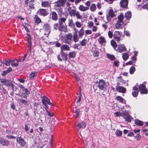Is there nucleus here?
<instances>
[{
  "label": "nucleus",
  "mask_w": 148,
  "mask_h": 148,
  "mask_svg": "<svg viewBox=\"0 0 148 148\" xmlns=\"http://www.w3.org/2000/svg\"><path fill=\"white\" fill-rule=\"evenodd\" d=\"M114 114L116 117L121 116L125 119V121L128 122H130L131 121L132 118L129 114V111L126 110H123L121 113L117 112L114 113Z\"/></svg>",
  "instance_id": "f257e3e1"
},
{
  "label": "nucleus",
  "mask_w": 148,
  "mask_h": 148,
  "mask_svg": "<svg viewBox=\"0 0 148 148\" xmlns=\"http://www.w3.org/2000/svg\"><path fill=\"white\" fill-rule=\"evenodd\" d=\"M124 17L123 15L121 13L118 17V20L115 24V27L116 29H120L123 27L126 24L124 23L123 20Z\"/></svg>",
  "instance_id": "f03ea898"
},
{
  "label": "nucleus",
  "mask_w": 148,
  "mask_h": 148,
  "mask_svg": "<svg viewBox=\"0 0 148 148\" xmlns=\"http://www.w3.org/2000/svg\"><path fill=\"white\" fill-rule=\"evenodd\" d=\"M72 37L73 36L72 34L71 33H69L68 34L65 35L63 38L62 41L64 43L69 45H71L73 42Z\"/></svg>",
  "instance_id": "7ed1b4c3"
},
{
  "label": "nucleus",
  "mask_w": 148,
  "mask_h": 148,
  "mask_svg": "<svg viewBox=\"0 0 148 148\" xmlns=\"http://www.w3.org/2000/svg\"><path fill=\"white\" fill-rule=\"evenodd\" d=\"M107 16V19L109 20V17L113 18L115 17L117 14V11L115 9L113 10L111 7H110Z\"/></svg>",
  "instance_id": "20e7f679"
},
{
  "label": "nucleus",
  "mask_w": 148,
  "mask_h": 148,
  "mask_svg": "<svg viewBox=\"0 0 148 148\" xmlns=\"http://www.w3.org/2000/svg\"><path fill=\"white\" fill-rule=\"evenodd\" d=\"M69 47L66 45H63L61 47V54L62 58L63 57H64L65 58L66 56V54L63 51H69Z\"/></svg>",
  "instance_id": "39448f33"
},
{
  "label": "nucleus",
  "mask_w": 148,
  "mask_h": 148,
  "mask_svg": "<svg viewBox=\"0 0 148 148\" xmlns=\"http://www.w3.org/2000/svg\"><path fill=\"white\" fill-rule=\"evenodd\" d=\"M139 89L141 94H147L148 93L147 90L145 86L143 84L139 86Z\"/></svg>",
  "instance_id": "423d86ee"
},
{
  "label": "nucleus",
  "mask_w": 148,
  "mask_h": 148,
  "mask_svg": "<svg viewBox=\"0 0 148 148\" xmlns=\"http://www.w3.org/2000/svg\"><path fill=\"white\" fill-rule=\"evenodd\" d=\"M121 36L120 32L118 31H115L113 34L114 39L117 42L119 41L120 40Z\"/></svg>",
  "instance_id": "0eeeda50"
},
{
  "label": "nucleus",
  "mask_w": 148,
  "mask_h": 148,
  "mask_svg": "<svg viewBox=\"0 0 148 148\" xmlns=\"http://www.w3.org/2000/svg\"><path fill=\"white\" fill-rule=\"evenodd\" d=\"M42 101L43 105L48 104L49 105L54 106V105L50 102V100L46 96L43 97L42 99Z\"/></svg>",
  "instance_id": "6e6552de"
},
{
  "label": "nucleus",
  "mask_w": 148,
  "mask_h": 148,
  "mask_svg": "<svg viewBox=\"0 0 148 148\" xmlns=\"http://www.w3.org/2000/svg\"><path fill=\"white\" fill-rule=\"evenodd\" d=\"M68 11L71 17H74L75 16V14L77 11L75 8H72L70 7L68 8Z\"/></svg>",
  "instance_id": "1a4fd4ad"
},
{
  "label": "nucleus",
  "mask_w": 148,
  "mask_h": 148,
  "mask_svg": "<svg viewBox=\"0 0 148 148\" xmlns=\"http://www.w3.org/2000/svg\"><path fill=\"white\" fill-rule=\"evenodd\" d=\"M115 50L119 52L122 53L126 51V49L123 45L120 44L118 45L117 49Z\"/></svg>",
  "instance_id": "9d476101"
},
{
  "label": "nucleus",
  "mask_w": 148,
  "mask_h": 148,
  "mask_svg": "<svg viewBox=\"0 0 148 148\" xmlns=\"http://www.w3.org/2000/svg\"><path fill=\"white\" fill-rule=\"evenodd\" d=\"M16 141L21 146L23 147L25 146L26 142L21 137H19L17 138Z\"/></svg>",
  "instance_id": "9b49d317"
},
{
  "label": "nucleus",
  "mask_w": 148,
  "mask_h": 148,
  "mask_svg": "<svg viewBox=\"0 0 148 148\" xmlns=\"http://www.w3.org/2000/svg\"><path fill=\"white\" fill-rule=\"evenodd\" d=\"M43 29L46 32L45 33V35H46L47 34L49 35L50 32V27L49 25L48 24H45L44 25Z\"/></svg>",
  "instance_id": "f8f14e48"
},
{
  "label": "nucleus",
  "mask_w": 148,
  "mask_h": 148,
  "mask_svg": "<svg viewBox=\"0 0 148 148\" xmlns=\"http://www.w3.org/2000/svg\"><path fill=\"white\" fill-rule=\"evenodd\" d=\"M66 1V0H58L56 3V5L58 7L63 6Z\"/></svg>",
  "instance_id": "ddd939ff"
},
{
  "label": "nucleus",
  "mask_w": 148,
  "mask_h": 148,
  "mask_svg": "<svg viewBox=\"0 0 148 148\" xmlns=\"http://www.w3.org/2000/svg\"><path fill=\"white\" fill-rule=\"evenodd\" d=\"M38 14L39 15L43 16H44L47 15L48 13L47 12L46 9H40L38 11Z\"/></svg>",
  "instance_id": "4468645a"
},
{
  "label": "nucleus",
  "mask_w": 148,
  "mask_h": 148,
  "mask_svg": "<svg viewBox=\"0 0 148 148\" xmlns=\"http://www.w3.org/2000/svg\"><path fill=\"white\" fill-rule=\"evenodd\" d=\"M138 88L135 86L133 87V91L132 92V95L134 97H136L138 95Z\"/></svg>",
  "instance_id": "2eb2a0df"
},
{
  "label": "nucleus",
  "mask_w": 148,
  "mask_h": 148,
  "mask_svg": "<svg viewBox=\"0 0 148 148\" xmlns=\"http://www.w3.org/2000/svg\"><path fill=\"white\" fill-rule=\"evenodd\" d=\"M51 4V2L50 1H45L42 2L41 5L42 7H50Z\"/></svg>",
  "instance_id": "dca6fc26"
},
{
  "label": "nucleus",
  "mask_w": 148,
  "mask_h": 148,
  "mask_svg": "<svg viewBox=\"0 0 148 148\" xmlns=\"http://www.w3.org/2000/svg\"><path fill=\"white\" fill-rule=\"evenodd\" d=\"M0 82L5 86H9L10 83L9 80L5 79H0Z\"/></svg>",
  "instance_id": "f3484780"
},
{
  "label": "nucleus",
  "mask_w": 148,
  "mask_h": 148,
  "mask_svg": "<svg viewBox=\"0 0 148 148\" xmlns=\"http://www.w3.org/2000/svg\"><path fill=\"white\" fill-rule=\"evenodd\" d=\"M120 5L123 8H126L128 5V1L127 0H122L120 2Z\"/></svg>",
  "instance_id": "a211bd4d"
},
{
  "label": "nucleus",
  "mask_w": 148,
  "mask_h": 148,
  "mask_svg": "<svg viewBox=\"0 0 148 148\" xmlns=\"http://www.w3.org/2000/svg\"><path fill=\"white\" fill-rule=\"evenodd\" d=\"M116 89L117 91L122 93H124L126 91V88L123 87L119 86H116Z\"/></svg>",
  "instance_id": "6ab92c4d"
},
{
  "label": "nucleus",
  "mask_w": 148,
  "mask_h": 148,
  "mask_svg": "<svg viewBox=\"0 0 148 148\" xmlns=\"http://www.w3.org/2000/svg\"><path fill=\"white\" fill-rule=\"evenodd\" d=\"M73 37V40L75 42H76L79 41V39L80 38L77 35V33L76 32H74Z\"/></svg>",
  "instance_id": "aec40b11"
},
{
  "label": "nucleus",
  "mask_w": 148,
  "mask_h": 148,
  "mask_svg": "<svg viewBox=\"0 0 148 148\" xmlns=\"http://www.w3.org/2000/svg\"><path fill=\"white\" fill-rule=\"evenodd\" d=\"M92 54V56L94 57H97L99 55V53L98 51L97 50L95 49V47L94 48H92V50L91 51Z\"/></svg>",
  "instance_id": "412c9836"
},
{
  "label": "nucleus",
  "mask_w": 148,
  "mask_h": 148,
  "mask_svg": "<svg viewBox=\"0 0 148 148\" xmlns=\"http://www.w3.org/2000/svg\"><path fill=\"white\" fill-rule=\"evenodd\" d=\"M84 34V32L83 27H82L81 29L78 32V37L80 38H82Z\"/></svg>",
  "instance_id": "4be33fe9"
},
{
  "label": "nucleus",
  "mask_w": 148,
  "mask_h": 148,
  "mask_svg": "<svg viewBox=\"0 0 148 148\" xmlns=\"http://www.w3.org/2000/svg\"><path fill=\"white\" fill-rule=\"evenodd\" d=\"M12 71V69L10 67H9L7 70L3 71L1 74V75L2 76H5L10 72Z\"/></svg>",
  "instance_id": "5701e85b"
},
{
  "label": "nucleus",
  "mask_w": 148,
  "mask_h": 148,
  "mask_svg": "<svg viewBox=\"0 0 148 148\" xmlns=\"http://www.w3.org/2000/svg\"><path fill=\"white\" fill-rule=\"evenodd\" d=\"M38 74V73L36 72H32L29 74V80L33 79Z\"/></svg>",
  "instance_id": "b1692460"
},
{
  "label": "nucleus",
  "mask_w": 148,
  "mask_h": 148,
  "mask_svg": "<svg viewBox=\"0 0 148 148\" xmlns=\"http://www.w3.org/2000/svg\"><path fill=\"white\" fill-rule=\"evenodd\" d=\"M79 9L82 11H85L89 9L88 7H85L82 5H81L79 8Z\"/></svg>",
  "instance_id": "393cba45"
},
{
  "label": "nucleus",
  "mask_w": 148,
  "mask_h": 148,
  "mask_svg": "<svg viewBox=\"0 0 148 148\" xmlns=\"http://www.w3.org/2000/svg\"><path fill=\"white\" fill-rule=\"evenodd\" d=\"M86 126V124L84 122H82L79 123L77 125V126L79 129L84 128Z\"/></svg>",
  "instance_id": "a878e982"
},
{
  "label": "nucleus",
  "mask_w": 148,
  "mask_h": 148,
  "mask_svg": "<svg viewBox=\"0 0 148 148\" xmlns=\"http://www.w3.org/2000/svg\"><path fill=\"white\" fill-rule=\"evenodd\" d=\"M52 20L56 21L57 20L58 17L57 13L55 12H53L51 14Z\"/></svg>",
  "instance_id": "bb28decb"
},
{
  "label": "nucleus",
  "mask_w": 148,
  "mask_h": 148,
  "mask_svg": "<svg viewBox=\"0 0 148 148\" xmlns=\"http://www.w3.org/2000/svg\"><path fill=\"white\" fill-rule=\"evenodd\" d=\"M132 13L130 12H127L125 13V17L127 20H129L131 17Z\"/></svg>",
  "instance_id": "cd10ccee"
},
{
  "label": "nucleus",
  "mask_w": 148,
  "mask_h": 148,
  "mask_svg": "<svg viewBox=\"0 0 148 148\" xmlns=\"http://www.w3.org/2000/svg\"><path fill=\"white\" fill-rule=\"evenodd\" d=\"M135 123L136 125L138 126H142L143 125V122L138 119L135 120Z\"/></svg>",
  "instance_id": "c85d7f7f"
},
{
  "label": "nucleus",
  "mask_w": 148,
  "mask_h": 148,
  "mask_svg": "<svg viewBox=\"0 0 148 148\" xmlns=\"http://www.w3.org/2000/svg\"><path fill=\"white\" fill-rule=\"evenodd\" d=\"M116 99L121 103H125V101L124 99L120 96H118L116 97Z\"/></svg>",
  "instance_id": "c756f323"
},
{
  "label": "nucleus",
  "mask_w": 148,
  "mask_h": 148,
  "mask_svg": "<svg viewBox=\"0 0 148 148\" xmlns=\"http://www.w3.org/2000/svg\"><path fill=\"white\" fill-rule=\"evenodd\" d=\"M69 55V58H74L75 57L76 54L75 52L73 51V52H70Z\"/></svg>",
  "instance_id": "7c9ffc66"
},
{
  "label": "nucleus",
  "mask_w": 148,
  "mask_h": 148,
  "mask_svg": "<svg viewBox=\"0 0 148 148\" xmlns=\"http://www.w3.org/2000/svg\"><path fill=\"white\" fill-rule=\"evenodd\" d=\"M66 18H60L59 20V25L64 24L66 20Z\"/></svg>",
  "instance_id": "2f4dec72"
},
{
  "label": "nucleus",
  "mask_w": 148,
  "mask_h": 148,
  "mask_svg": "<svg viewBox=\"0 0 148 148\" xmlns=\"http://www.w3.org/2000/svg\"><path fill=\"white\" fill-rule=\"evenodd\" d=\"M129 57V55L127 53H125L122 54V58L125 61L127 60Z\"/></svg>",
  "instance_id": "473e14b6"
},
{
  "label": "nucleus",
  "mask_w": 148,
  "mask_h": 148,
  "mask_svg": "<svg viewBox=\"0 0 148 148\" xmlns=\"http://www.w3.org/2000/svg\"><path fill=\"white\" fill-rule=\"evenodd\" d=\"M18 101L20 103H21L26 105H27V101L26 100H24L20 98H18Z\"/></svg>",
  "instance_id": "72a5a7b5"
},
{
  "label": "nucleus",
  "mask_w": 148,
  "mask_h": 148,
  "mask_svg": "<svg viewBox=\"0 0 148 148\" xmlns=\"http://www.w3.org/2000/svg\"><path fill=\"white\" fill-rule=\"evenodd\" d=\"M111 45L113 47L114 49L115 50H116V47L117 45L115 41L113 40H112L111 41Z\"/></svg>",
  "instance_id": "f704fd0d"
},
{
  "label": "nucleus",
  "mask_w": 148,
  "mask_h": 148,
  "mask_svg": "<svg viewBox=\"0 0 148 148\" xmlns=\"http://www.w3.org/2000/svg\"><path fill=\"white\" fill-rule=\"evenodd\" d=\"M96 5L94 4H91L90 7V10L92 12H94L96 10Z\"/></svg>",
  "instance_id": "c9c22d12"
},
{
  "label": "nucleus",
  "mask_w": 148,
  "mask_h": 148,
  "mask_svg": "<svg viewBox=\"0 0 148 148\" xmlns=\"http://www.w3.org/2000/svg\"><path fill=\"white\" fill-rule=\"evenodd\" d=\"M11 60H5L4 62H2V63L5 64L6 66H10V65Z\"/></svg>",
  "instance_id": "e433bc0d"
},
{
  "label": "nucleus",
  "mask_w": 148,
  "mask_h": 148,
  "mask_svg": "<svg viewBox=\"0 0 148 148\" xmlns=\"http://www.w3.org/2000/svg\"><path fill=\"white\" fill-rule=\"evenodd\" d=\"M25 8H27V9L28 10L29 9H32L34 8V4L32 3H29L27 7H25Z\"/></svg>",
  "instance_id": "4c0bfd02"
},
{
  "label": "nucleus",
  "mask_w": 148,
  "mask_h": 148,
  "mask_svg": "<svg viewBox=\"0 0 148 148\" xmlns=\"http://www.w3.org/2000/svg\"><path fill=\"white\" fill-rule=\"evenodd\" d=\"M34 19L36 23H40L41 22V19L37 15L35 16Z\"/></svg>",
  "instance_id": "58836bf2"
},
{
  "label": "nucleus",
  "mask_w": 148,
  "mask_h": 148,
  "mask_svg": "<svg viewBox=\"0 0 148 148\" xmlns=\"http://www.w3.org/2000/svg\"><path fill=\"white\" fill-rule=\"evenodd\" d=\"M135 68L134 66L131 67L129 70L130 73L131 74H132L134 73V71H135Z\"/></svg>",
  "instance_id": "ea45409f"
},
{
  "label": "nucleus",
  "mask_w": 148,
  "mask_h": 148,
  "mask_svg": "<svg viewBox=\"0 0 148 148\" xmlns=\"http://www.w3.org/2000/svg\"><path fill=\"white\" fill-rule=\"evenodd\" d=\"M66 27L64 24H62V25H59L58 29L62 31H64L65 30Z\"/></svg>",
  "instance_id": "a19ab883"
},
{
  "label": "nucleus",
  "mask_w": 148,
  "mask_h": 148,
  "mask_svg": "<svg viewBox=\"0 0 148 148\" xmlns=\"http://www.w3.org/2000/svg\"><path fill=\"white\" fill-rule=\"evenodd\" d=\"M68 25L70 27H73L74 24L72 18L69 19L68 21Z\"/></svg>",
  "instance_id": "79ce46f5"
},
{
  "label": "nucleus",
  "mask_w": 148,
  "mask_h": 148,
  "mask_svg": "<svg viewBox=\"0 0 148 148\" xmlns=\"http://www.w3.org/2000/svg\"><path fill=\"white\" fill-rule=\"evenodd\" d=\"M107 56L108 58L112 60H114L115 59V57L113 55L107 54Z\"/></svg>",
  "instance_id": "37998d69"
},
{
  "label": "nucleus",
  "mask_w": 148,
  "mask_h": 148,
  "mask_svg": "<svg viewBox=\"0 0 148 148\" xmlns=\"http://www.w3.org/2000/svg\"><path fill=\"white\" fill-rule=\"evenodd\" d=\"M93 25L94 23L92 21H89L87 23V27L89 28H91L93 26Z\"/></svg>",
  "instance_id": "c03bdc74"
},
{
  "label": "nucleus",
  "mask_w": 148,
  "mask_h": 148,
  "mask_svg": "<svg viewBox=\"0 0 148 148\" xmlns=\"http://www.w3.org/2000/svg\"><path fill=\"white\" fill-rule=\"evenodd\" d=\"M9 86H10L12 87V88L13 91H16L17 89V87L15 86L12 84L10 83Z\"/></svg>",
  "instance_id": "a18cd8bd"
},
{
  "label": "nucleus",
  "mask_w": 148,
  "mask_h": 148,
  "mask_svg": "<svg viewBox=\"0 0 148 148\" xmlns=\"http://www.w3.org/2000/svg\"><path fill=\"white\" fill-rule=\"evenodd\" d=\"M115 133L116 135L118 136H121L122 134V131L118 130H116Z\"/></svg>",
  "instance_id": "49530a36"
},
{
  "label": "nucleus",
  "mask_w": 148,
  "mask_h": 148,
  "mask_svg": "<svg viewBox=\"0 0 148 148\" xmlns=\"http://www.w3.org/2000/svg\"><path fill=\"white\" fill-rule=\"evenodd\" d=\"M75 14V16L78 19H81L82 18V16L80 14L79 11H77Z\"/></svg>",
  "instance_id": "de8ad7c7"
},
{
  "label": "nucleus",
  "mask_w": 148,
  "mask_h": 148,
  "mask_svg": "<svg viewBox=\"0 0 148 148\" xmlns=\"http://www.w3.org/2000/svg\"><path fill=\"white\" fill-rule=\"evenodd\" d=\"M87 42V40L85 39H84L80 42V44L82 46H85Z\"/></svg>",
  "instance_id": "09e8293b"
},
{
  "label": "nucleus",
  "mask_w": 148,
  "mask_h": 148,
  "mask_svg": "<svg viewBox=\"0 0 148 148\" xmlns=\"http://www.w3.org/2000/svg\"><path fill=\"white\" fill-rule=\"evenodd\" d=\"M81 94L80 93V89L79 95V96L77 102V104L78 105H80V102L81 100Z\"/></svg>",
  "instance_id": "8fccbe9b"
},
{
  "label": "nucleus",
  "mask_w": 148,
  "mask_h": 148,
  "mask_svg": "<svg viewBox=\"0 0 148 148\" xmlns=\"http://www.w3.org/2000/svg\"><path fill=\"white\" fill-rule=\"evenodd\" d=\"M102 90L104 88H107L108 86V85H107V83H106H106L105 82H104L103 80H102Z\"/></svg>",
  "instance_id": "3c124183"
},
{
  "label": "nucleus",
  "mask_w": 148,
  "mask_h": 148,
  "mask_svg": "<svg viewBox=\"0 0 148 148\" xmlns=\"http://www.w3.org/2000/svg\"><path fill=\"white\" fill-rule=\"evenodd\" d=\"M75 23L76 26L77 27L80 28L81 27L82 24L79 22L78 21H76L75 22Z\"/></svg>",
  "instance_id": "603ef678"
},
{
  "label": "nucleus",
  "mask_w": 148,
  "mask_h": 148,
  "mask_svg": "<svg viewBox=\"0 0 148 148\" xmlns=\"http://www.w3.org/2000/svg\"><path fill=\"white\" fill-rule=\"evenodd\" d=\"M75 113L76 114V117H77L79 116L80 115V110L79 109H77Z\"/></svg>",
  "instance_id": "864d4df0"
},
{
  "label": "nucleus",
  "mask_w": 148,
  "mask_h": 148,
  "mask_svg": "<svg viewBox=\"0 0 148 148\" xmlns=\"http://www.w3.org/2000/svg\"><path fill=\"white\" fill-rule=\"evenodd\" d=\"M85 33L86 35H90L92 34V32L90 30H86L85 31Z\"/></svg>",
  "instance_id": "5fc2aeb1"
},
{
  "label": "nucleus",
  "mask_w": 148,
  "mask_h": 148,
  "mask_svg": "<svg viewBox=\"0 0 148 148\" xmlns=\"http://www.w3.org/2000/svg\"><path fill=\"white\" fill-rule=\"evenodd\" d=\"M49 116L50 117H52L53 116V112H49L47 110L46 112Z\"/></svg>",
  "instance_id": "6e6d98bb"
},
{
  "label": "nucleus",
  "mask_w": 148,
  "mask_h": 148,
  "mask_svg": "<svg viewBox=\"0 0 148 148\" xmlns=\"http://www.w3.org/2000/svg\"><path fill=\"white\" fill-rule=\"evenodd\" d=\"M135 138L137 140H139L140 139L141 136L139 134H137L136 135L134 136Z\"/></svg>",
  "instance_id": "4d7b16f0"
},
{
  "label": "nucleus",
  "mask_w": 148,
  "mask_h": 148,
  "mask_svg": "<svg viewBox=\"0 0 148 148\" xmlns=\"http://www.w3.org/2000/svg\"><path fill=\"white\" fill-rule=\"evenodd\" d=\"M108 36L110 38H112V36H113V33L111 31H109L108 33Z\"/></svg>",
  "instance_id": "13d9d810"
},
{
  "label": "nucleus",
  "mask_w": 148,
  "mask_h": 148,
  "mask_svg": "<svg viewBox=\"0 0 148 148\" xmlns=\"http://www.w3.org/2000/svg\"><path fill=\"white\" fill-rule=\"evenodd\" d=\"M18 65V62H14L11 63V65L12 66H14L16 67Z\"/></svg>",
  "instance_id": "bf43d9fd"
},
{
  "label": "nucleus",
  "mask_w": 148,
  "mask_h": 148,
  "mask_svg": "<svg viewBox=\"0 0 148 148\" xmlns=\"http://www.w3.org/2000/svg\"><path fill=\"white\" fill-rule=\"evenodd\" d=\"M28 47H30V48H29V50L30 51L31 50V46H32V42H31V40H28Z\"/></svg>",
  "instance_id": "052dcab7"
},
{
  "label": "nucleus",
  "mask_w": 148,
  "mask_h": 148,
  "mask_svg": "<svg viewBox=\"0 0 148 148\" xmlns=\"http://www.w3.org/2000/svg\"><path fill=\"white\" fill-rule=\"evenodd\" d=\"M132 61L133 62V63L136 62L137 60L136 57L135 56H132L131 58Z\"/></svg>",
  "instance_id": "680f3d73"
},
{
  "label": "nucleus",
  "mask_w": 148,
  "mask_h": 148,
  "mask_svg": "<svg viewBox=\"0 0 148 148\" xmlns=\"http://www.w3.org/2000/svg\"><path fill=\"white\" fill-rule=\"evenodd\" d=\"M9 144V142L8 140H4L3 143L2 145H8Z\"/></svg>",
  "instance_id": "e2e57ef3"
},
{
  "label": "nucleus",
  "mask_w": 148,
  "mask_h": 148,
  "mask_svg": "<svg viewBox=\"0 0 148 148\" xmlns=\"http://www.w3.org/2000/svg\"><path fill=\"white\" fill-rule=\"evenodd\" d=\"M59 26H58V23H55L53 25V27L54 29H58Z\"/></svg>",
  "instance_id": "0e129e2a"
},
{
  "label": "nucleus",
  "mask_w": 148,
  "mask_h": 148,
  "mask_svg": "<svg viewBox=\"0 0 148 148\" xmlns=\"http://www.w3.org/2000/svg\"><path fill=\"white\" fill-rule=\"evenodd\" d=\"M97 29V27L96 26H93L92 30L93 32H96Z\"/></svg>",
  "instance_id": "69168bd1"
},
{
  "label": "nucleus",
  "mask_w": 148,
  "mask_h": 148,
  "mask_svg": "<svg viewBox=\"0 0 148 148\" xmlns=\"http://www.w3.org/2000/svg\"><path fill=\"white\" fill-rule=\"evenodd\" d=\"M134 136V134L133 132H130L127 134V136L132 137Z\"/></svg>",
  "instance_id": "338daca9"
},
{
  "label": "nucleus",
  "mask_w": 148,
  "mask_h": 148,
  "mask_svg": "<svg viewBox=\"0 0 148 148\" xmlns=\"http://www.w3.org/2000/svg\"><path fill=\"white\" fill-rule=\"evenodd\" d=\"M143 8L144 9H146L148 10V3L145 4L143 6Z\"/></svg>",
  "instance_id": "774afa93"
}]
</instances>
